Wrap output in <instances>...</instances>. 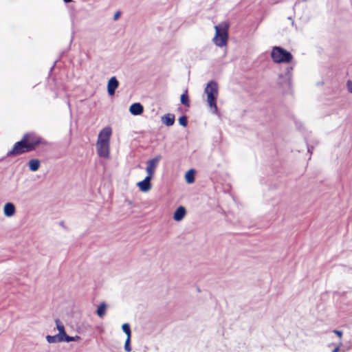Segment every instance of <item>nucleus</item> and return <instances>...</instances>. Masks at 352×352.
Segmentation results:
<instances>
[{
    "mask_svg": "<svg viewBox=\"0 0 352 352\" xmlns=\"http://www.w3.org/2000/svg\"><path fill=\"white\" fill-rule=\"evenodd\" d=\"M229 24L223 22L214 26L215 35L213 38L214 43L218 47H223L227 45L228 39Z\"/></svg>",
    "mask_w": 352,
    "mask_h": 352,
    "instance_id": "1",
    "label": "nucleus"
},
{
    "mask_svg": "<svg viewBox=\"0 0 352 352\" xmlns=\"http://www.w3.org/2000/svg\"><path fill=\"white\" fill-rule=\"evenodd\" d=\"M205 92L207 94V102L210 108L214 111L217 110V98L218 96V86L214 81H210L207 84L205 88Z\"/></svg>",
    "mask_w": 352,
    "mask_h": 352,
    "instance_id": "2",
    "label": "nucleus"
},
{
    "mask_svg": "<svg viewBox=\"0 0 352 352\" xmlns=\"http://www.w3.org/2000/svg\"><path fill=\"white\" fill-rule=\"evenodd\" d=\"M272 59L274 63H290L293 58L292 54L280 47H274L271 52Z\"/></svg>",
    "mask_w": 352,
    "mask_h": 352,
    "instance_id": "3",
    "label": "nucleus"
},
{
    "mask_svg": "<svg viewBox=\"0 0 352 352\" xmlns=\"http://www.w3.org/2000/svg\"><path fill=\"white\" fill-rule=\"evenodd\" d=\"M146 171L148 175L144 178V180L139 182L137 185L142 192H147L151 188L150 180L154 171V159H151L148 162V165L146 167Z\"/></svg>",
    "mask_w": 352,
    "mask_h": 352,
    "instance_id": "4",
    "label": "nucleus"
},
{
    "mask_svg": "<svg viewBox=\"0 0 352 352\" xmlns=\"http://www.w3.org/2000/svg\"><path fill=\"white\" fill-rule=\"evenodd\" d=\"M23 138L30 151L34 150L38 145L45 143L41 137L33 133L25 134Z\"/></svg>",
    "mask_w": 352,
    "mask_h": 352,
    "instance_id": "5",
    "label": "nucleus"
},
{
    "mask_svg": "<svg viewBox=\"0 0 352 352\" xmlns=\"http://www.w3.org/2000/svg\"><path fill=\"white\" fill-rule=\"evenodd\" d=\"M25 142L26 141L25 138L23 137L21 141L17 142L14 144L12 149L8 153V155H17L25 152L30 151L28 146V144Z\"/></svg>",
    "mask_w": 352,
    "mask_h": 352,
    "instance_id": "6",
    "label": "nucleus"
},
{
    "mask_svg": "<svg viewBox=\"0 0 352 352\" xmlns=\"http://www.w3.org/2000/svg\"><path fill=\"white\" fill-rule=\"evenodd\" d=\"M111 133L112 131L109 126L102 129L98 134L97 142L110 144Z\"/></svg>",
    "mask_w": 352,
    "mask_h": 352,
    "instance_id": "7",
    "label": "nucleus"
},
{
    "mask_svg": "<svg viewBox=\"0 0 352 352\" xmlns=\"http://www.w3.org/2000/svg\"><path fill=\"white\" fill-rule=\"evenodd\" d=\"M98 155L103 158H109L110 144L96 142Z\"/></svg>",
    "mask_w": 352,
    "mask_h": 352,
    "instance_id": "8",
    "label": "nucleus"
},
{
    "mask_svg": "<svg viewBox=\"0 0 352 352\" xmlns=\"http://www.w3.org/2000/svg\"><path fill=\"white\" fill-rule=\"evenodd\" d=\"M119 82L115 76L111 77L107 83V91L110 96L115 94L116 89L118 88Z\"/></svg>",
    "mask_w": 352,
    "mask_h": 352,
    "instance_id": "9",
    "label": "nucleus"
},
{
    "mask_svg": "<svg viewBox=\"0 0 352 352\" xmlns=\"http://www.w3.org/2000/svg\"><path fill=\"white\" fill-rule=\"evenodd\" d=\"M3 212L7 217H13L16 212L15 206L11 202H8L3 206Z\"/></svg>",
    "mask_w": 352,
    "mask_h": 352,
    "instance_id": "10",
    "label": "nucleus"
},
{
    "mask_svg": "<svg viewBox=\"0 0 352 352\" xmlns=\"http://www.w3.org/2000/svg\"><path fill=\"white\" fill-rule=\"evenodd\" d=\"M175 116L172 113H166L161 118L162 122L167 126H173L175 123Z\"/></svg>",
    "mask_w": 352,
    "mask_h": 352,
    "instance_id": "11",
    "label": "nucleus"
},
{
    "mask_svg": "<svg viewBox=\"0 0 352 352\" xmlns=\"http://www.w3.org/2000/svg\"><path fill=\"white\" fill-rule=\"evenodd\" d=\"M129 111L133 116H139L143 112V107L140 103H133L130 106Z\"/></svg>",
    "mask_w": 352,
    "mask_h": 352,
    "instance_id": "12",
    "label": "nucleus"
},
{
    "mask_svg": "<svg viewBox=\"0 0 352 352\" xmlns=\"http://www.w3.org/2000/svg\"><path fill=\"white\" fill-rule=\"evenodd\" d=\"M186 214V209L183 206H179L175 212L173 218L175 221H181Z\"/></svg>",
    "mask_w": 352,
    "mask_h": 352,
    "instance_id": "13",
    "label": "nucleus"
},
{
    "mask_svg": "<svg viewBox=\"0 0 352 352\" xmlns=\"http://www.w3.org/2000/svg\"><path fill=\"white\" fill-rule=\"evenodd\" d=\"M55 324L56 329L58 331V333L57 335L63 338L67 334L65 330L64 324L59 319L55 320Z\"/></svg>",
    "mask_w": 352,
    "mask_h": 352,
    "instance_id": "14",
    "label": "nucleus"
},
{
    "mask_svg": "<svg viewBox=\"0 0 352 352\" xmlns=\"http://www.w3.org/2000/svg\"><path fill=\"white\" fill-rule=\"evenodd\" d=\"M40 166L41 163L38 159H32L28 162L29 169L33 172L38 170Z\"/></svg>",
    "mask_w": 352,
    "mask_h": 352,
    "instance_id": "15",
    "label": "nucleus"
},
{
    "mask_svg": "<svg viewBox=\"0 0 352 352\" xmlns=\"http://www.w3.org/2000/svg\"><path fill=\"white\" fill-rule=\"evenodd\" d=\"M195 170L194 169H190L185 175V179L188 184H192L195 182Z\"/></svg>",
    "mask_w": 352,
    "mask_h": 352,
    "instance_id": "16",
    "label": "nucleus"
},
{
    "mask_svg": "<svg viewBox=\"0 0 352 352\" xmlns=\"http://www.w3.org/2000/svg\"><path fill=\"white\" fill-rule=\"evenodd\" d=\"M63 340V339L58 335H55V336H49L48 335L46 336V340L50 344H53V343H56V342H62Z\"/></svg>",
    "mask_w": 352,
    "mask_h": 352,
    "instance_id": "17",
    "label": "nucleus"
},
{
    "mask_svg": "<svg viewBox=\"0 0 352 352\" xmlns=\"http://www.w3.org/2000/svg\"><path fill=\"white\" fill-rule=\"evenodd\" d=\"M180 101L182 104L185 107H188L190 106V100L188 94V90L186 89L180 97Z\"/></svg>",
    "mask_w": 352,
    "mask_h": 352,
    "instance_id": "18",
    "label": "nucleus"
},
{
    "mask_svg": "<svg viewBox=\"0 0 352 352\" xmlns=\"http://www.w3.org/2000/svg\"><path fill=\"white\" fill-rule=\"evenodd\" d=\"M107 305L104 302H102L98 306L96 313L100 318H103L106 314Z\"/></svg>",
    "mask_w": 352,
    "mask_h": 352,
    "instance_id": "19",
    "label": "nucleus"
},
{
    "mask_svg": "<svg viewBox=\"0 0 352 352\" xmlns=\"http://www.w3.org/2000/svg\"><path fill=\"white\" fill-rule=\"evenodd\" d=\"M122 329L126 335V338H131V331L130 326L128 323H124L122 325Z\"/></svg>",
    "mask_w": 352,
    "mask_h": 352,
    "instance_id": "20",
    "label": "nucleus"
},
{
    "mask_svg": "<svg viewBox=\"0 0 352 352\" xmlns=\"http://www.w3.org/2000/svg\"><path fill=\"white\" fill-rule=\"evenodd\" d=\"M63 339V342H69L78 341L80 339V337L78 336H69L68 335L66 334Z\"/></svg>",
    "mask_w": 352,
    "mask_h": 352,
    "instance_id": "21",
    "label": "nucleus"
},
{
    "mask_svg": "<svg viewBox=\"0 0 352 352\" xmlns=\"http://www.w3.org/2000/svg\"><path fill=\"white\" fill-rule=\"evenodd\" d=\"M179 123L184 127H186L188 125V119L186 116H182L179 118Z\"/></svg>",
    "mask_w": 352,
    "mask_h": 352,
    "instance_id": "22",
    "label": "nucleus"
},
{
    "mask_svg": "<svg viewBox=\"0 0 352 352\" xmlns=\"http://www.w3.org/2000/svg\"><path fill=\"white\" fill-rule=\"evenodd\" d=\"M130 343H131V338H126L125 343H124V349L125 351H126V352H130L131 351V347Z\"/></svg>",
    "mask_w": 352,
    "mask_h": 352,
    "instance_id": "23",
    "label": "nucleus"
},
{
    "mask_svg": "<svg viewBox=\"0 0 352 352\" xmlns=\"http://www.w3.org/2000/svg\"><path fill=\"white\" fill-rule=\"evenodd\" d=\"M120 16V12L119 11L116 12L115 14H114V16H113V20L114 21H116L118 20Z\"/></svg>",
    "mask_w": 352,
    "mask_h": 352,
    "instance_id": "24",
    "label": "nucleus"
},
{
    "mask_svg": "<svg viewBox=\"0 0 352 352\" xmlns=\"http://www.w3.org/2000/svg\"><path fill=\"white\" fill-rule=\"evenodd\" d=\"M333 333L336 334L340 338H341L342 336V332L341 331L334 330Z\"/></svg>",
    "mask_w": 352,
    "mask_h": 352,
    "instance_id": "25",
    "label": "nucleus"
},
{
    "mask_svg": "<svg viewBox=\"0 0 352 352\" xmlns=\"http://www.w3.org/2000/svg\"><path fill=\"white\" fill-rule=\"evenodd\" d=\"M339 350V348L338 347H336L333 351V352H338Z\"/></svg>",
    "mask_w": 352,
    "mask_h": 352,
    "instance_id": "26",
    "label": "nucleus"
},
{
    "mask_svg": "<svg viewBox=\"0 0 352 352\" xmlns=\"http://www.w3.org/2000/svg\"><path fill=\"white\" fill-rule=\"evenodd\" d=\"M63 1L65 3H69V2H71L72 0H63Z\"/></svg>",
    "mask_w": 352,
    "mask_h": 352,
    "instance_id": "27",
    "label": "nucleus"
},
{
    "mask_svg": "<svg viewBox=\"0 0 352 352\" xmlns=\"http://www.w3.org/2000/svg\"><path fill=\"white\" fill-rule=\"evenodd\" d=\"M158 160H159V159H158V158H157V157H155V163H156Z\"/></svg>",
    "mask_w": 352,
    "mask_h": 352,
    "instance_id": "28",
    "label": "nucleus"
},
{
    "mask_svg": "<svg viewBox=\"0 0 352 352\" xmlns=\"http://www.w3.org/2000/svg\"><path fill=\"white\" fill-rule=\"evenodd\" d=\"M351 92H352V90L351 91Z\"/></svg>",
    "mask_w": 352,
    "mask_h": 352,
    "instance_id": "29",
    "label": "nucleus"
}]
</instances>
